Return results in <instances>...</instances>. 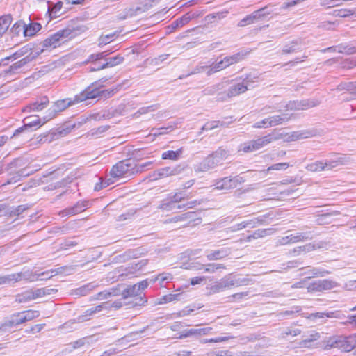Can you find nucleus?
<instances>
[{"label": "nucleus", "mask_w": 356, "mask_h": 356, "mask_svg": "<svg viewBox=\"0 0 356 356\" xmlns=\"http://www.w3.org/2000/svg\"><path fill=\"white\" fill-rule=\"evenodd\" d=\"M354 283H355V286H356V280H355V281H354Z\"/></svg>", "instance_id": "nucleus-63"}, {"label": "nucleus", "mask_w": 356, "mask_h": 356, "mask_svg": "<svg viewBox=\"0 0 356 356\" xmlns=\"http://www.w3.org/2000/svg\"><path fill=\"white\" fill-rule=\"evenodd\" d=\"M49 104L48 97L46 96L41 97L40 99L35 100L33 103L29 104V105L25 106L22 111L24 113H31V112H39L42 111Z\"/></svg>", "instance_id": "nucleus-11"}, {"label": "nucleus", "mask_w": 356, "mask_h": 356, "mask_svg": "<svg viewBox=\"0 0 356 356\" xmlns=\"http://www.w3.org/2000/svg\"><path fill=\"white\" fill-rule=\"evenodd\" d=\"M195 184V179H190L182 184V191H176L168 197V202L163 204V209L171 208L173 204L181 203L189 200L192 197L191 192H186L185 190L191 188Z\"/></svg>", "instance_id": "nucleus-5"}, {"label": "nucleus", "mask_w": 356, "mask_h": 356, "mask_svg": "<svg viewBox=\"0 0 356 356\" xmlns=\"http://www.w3.org/2000/svg\"><path fill=\"white\" fill-rule=\"evenodd\" d=\"M106 306V305H98L95 307L86 309V311L84 312V314L80 316V319L83 321H89L92 316L104 310V307Z\"/></svg>", "instance_id": "nucleus-21"}, {"label": "nucleus", "mask_w": 356, "mask_h": 356, "mask_svg": "<svg viewBox=\"0 0 356 356\" xmlns=\"http://www.w3.org/2000/svg\"><path fill=\"white\" fill-rule=\"evenodd\" d=\"M262 147L251 141H248L241 145L240 149H238V152L242 153H250L256 150H259Z\"/></svg>", "instance_id": "nucleus-24"}, {"label": "nucleus", "mask_w": 356, "mask_h": 356, "mask_svg": "<svg viewBox=\"0 0 356 356\" xmlns=\"http://www.w3.org/2000/svg\"><path fill=\"white\" fill-rule=\"evenodd\" d=\"M12 15L10 14H6L0 16V38L8 31L12 24Z\"/></svg>", "instance_id": "nucleus-18"}, {"label": "nucleus", "mask_w": 356, "mask_h": 356, "mask_svg": "<svg viewBox=\"0 0 356 356\" xmlns=\"http://www.w3.org/2000/svg\"><path fill=\"white\" fill-rule=\"evenodd\" d=\"M117 38L118 34L116 33L101 35L99 36V40H97V42H99V47H103L115 40Z\"/></svg>", "instance_id": "nucleus-23"}, {"label": "nucleus", "mask_w": 356, "mask_h": 356, "mask_svg": "<svg viewBox=\"0 0 356 356\" xmlns=\"http://www.w3.org/2000/svg\"><path fill=\"white\" fill-rule=\"evenodd\" d=\"M215 156H220L221 158H225L227 156L226 151L224 149H219L216 152H215Z\"/></svg>", "instance_id": "nucleus-51"}, {"label": "nucleus", "mask_w": 356, "mask_h": 356, "mask_svg": "<svg viewBox=\"0 0 356 356\" xmlns=\"http://www.w3.org/2000/svg\"><path fill=\"white\" fill-rule=\"evenodd\" d=\"M335 16L340 17H348L351 16L356 17V8L353 10L350 9H339L335 10Z\"/></svg>", "instance_id": "nucleus-30"}, {"label": "nucleus", "mask_w": 356, "mask_h": 356, "mask_svg": "<svg viewBox=\"0 0 356 356\" xmlns=\"http://www.w3.org/2000/svg\"><path fill=\"white\" fill-rule=\"evenodd\" d=\"M252 238H254V236H248V238H247V241H250Z\"/></svg>", "instance_id": "nucleus-57"}, {"label": "nucleus", "mask_w": 356, "mask_h": 356, "mask_svg": "<svg viewBox=\"0 0 356 356\" xmlns=\"http://www.w3.org/2000/svg\"><path fill=\"white\" fill-rule=\"evenodd\" d=\"M44 327V324H37L31 327L26 332L30 333H39Z\"/></svg>", "instance_id": "nucleus-46"}, {"label": "nucleus", "mask_w": 356, "mask_h": 356, "mask_svg": "<svg viewBox=\"0 0 356 356\" xmlns=\"http://www.w3.org/2000/svg\"><path fill=\"white\" fill-rule=\"evenodd\" d=\"M121 296H122L124 300H127L124 302V305L129 306V309L143 307L147 301L143 292L136 291V284L127 286V289L122 291Z\"/></svg>", "instance_id": "nucleus-4"}, {"label": "nucleus", "mask_w": 356, "mask_h": 356, "mask_svg": "<svg viewBox=\"0 0 356 356\" xmlns=\"http://www.w3.org/2000/svg\"><path fill=\"white\" fill-rule=\"evenodd\" d=\"M156 131V132L153 134V136H161L163 134H168V133L172 131L173 128L172 126L167 127H161L158 129H153Z\"/></svg>", "instance_id": "nucleus-42"}, {"label": "nucleus", "mask_w": 356, "mask_h": 356, "mask_svg": "<svg viewBox=\"0 0 356 356\" xmlns=\"http://www.w3.org/2000/svg\"><path fill=\"white\" fill-rule=\"evenodd\" d=\"M352 321L356 323V315L353 316V318H352Z\"/></svg>", "instance_id": "nucleus-58"}, {"label": "nucleus", "mask_w": 356, "mask_h": 356, "mask_svg": "<svg viewBox=\"0 0 356 356\" xmlns=\"http://www.w3.org/2000/svg\"><path fill=\"white\" fill-rule=\"evenodd\" d=\"M245 54L243 53H236L233 55L226 56L220 61L213 63L209 68L208 74L211 75L220 72L232 65H235L245 59Z\"/></svg>", "instance_id": "nucleus-6"}, {"label": "nucleus", "mask_w": 356, "mask_h": 356, "mask_svg": "<svg viewBox=\"0 0 356 356\" xmlns=\"http://www.w3.org/2000/svg\"><path fill=\"white\" fill-rule=\"evenodd\" d=\"M273 127L275 126L266 118L262 119V120L254 124L253 125L254 129H268Z\"/></svg>", "instance_id": "nucleus-35"}, {"label": "nucleus", "mask_w": 356, "mask_h": 356, "mask_svg": "<svg viewBox=\"0 0 356 356\" xmlns=\"http://www.w3.org/2000/svg\"><path fill=\"white\" fill-rule=\"evenodd\" d=\"M183 154V147H180L175 151L168 150L161 154V159L163 160H170L176 161L181 158Z\"/></svg>", "instance_id": "nucleus-19"}, {"label": "nucleus", "mask_w": 356, "mask_h": 356, "mask_svg": "<svg viewBox=\"0 0 356 356\" xmlns=\"http://www.w3.org/2000/svg\"><path fill=\"white\" fill-rule=\"evenodd\" d=\"M27 207L26 205H19L13 211H10V216H19L20 214L26 211Z\"/></svg>", "instance_id": "nucleus-41"}, {"label": "nucleus", "mask_w": 356, "mask_h": 356, "mask_svg": "<svg viewBox=\"0 0 356 356\" xmlns=\"http://www.w3.org/2000/svg\"><path fill=\"white\" fill-rule=\"evenodd\" d=\"M115 93V89H105L99 81L93 82L83 91L75 96V102H82L87 99L96 98H109Z\"/></svg>", "instance_id": "nucleus-2"}, {"label": "nucleus", "mask_w": 356, "mask_h": 356, "mask_svg": "<svg viewBox=\"0 0 356 356\" xmlns=\"http://www.w3.org/2000/svg\"><path fill=\"white\" fill-rule=\"evenodd\" d=\"M229 337H216L213 339H208L204 340V343H217L220 342H225L228 341Z\"/></svg>", "instance_id": "nucleus-43"}, {"label": "nucleus", "mask_w": 356, "mask_h": 356, "mask_svg": "<svg viewBox=\"0 0 356 356\" xmlns=\"http://www.w3.org/2000/svg\"><path fill=\"white\" fill-rule=\"evenodd\" d=\"M200 204V202H199L197 200L189 201V202H186L184 204H178V206H177V209H181L183 211H186L187 209H193V208L196 207L197 205H199Z\"/></svg>", "instance_id": "nucleus-32"}, {"label": "nucleus", "mask_w": 356, "mask_h": 356, "mask_svg": "<svg viewBox=\"0 0 356 356\" xmlns=\"http://www.w3.org/2000/svg\"><path fill=\"white\" fill-rule=\"evenodd\" d=\"M20 279V274H12L8 276L0 277V284H3L10 282H17Z\"/></svg>", "instance_id": "nucleus-37"}, {"label": "nucleus", "mask_w": 356, "mask_h": 356, "mask_svg": "<svg viewBox=\"0 0 356 356\" xmlns=\"http://www.w3.org/2000/svg\"><path fill=\"white\" fill-rule=\"evenodd\" d=\"M225 269L223 264H208L207 265H202L201 267L196 268V270H202L204 273H213L216 270Z\"/></svg>", "instance_id": "nucleus-27"}, {"label": "nucleus", "mask_w": 356, "mask_h": 356, "mask_svg": "<svg viewBox=\"0 0 356 356\" xmlns=\"http://www.w3.org/2000/svg\"><path fill=\"white\" fill-rule=\"evenodd\" d=\"M78 34L74 29H60L56 33L44 40L43 46L47 49H56L60 44L72 40Z\"/></svg>", "instance_id": "nucleus-3"}, {"label": "nucleus", "mask_w": 356, "mask_h": 356, "mask_svg": "<svg viewBox=\"0 0 356 356\" xmlns=\"http://www.w3.org/2000/svg\"><path fill=\"white\" fill-rule=\"evenodd\" d=\"M305 0H290L289 1L284 3V8H289L293 7Z\"/></svg>", "instance_id": "nucleus-49"}, {"label": "nucleus", "mask_w": 356, "mask_h": 356, "mask_svg": "<svg viewBox=\"0 0 356 356\" xmlns=\"http://www.w3.org/2000/svg\"><path fill=\"white\" fill-rule=\"evenodd\" d=\"M46 121H42L40 118L35 116L31 121L24 123V126L17 129L14 131L13 136L18 135L19 133L29 129L32 130H37L44 124Z\"/></svg>", "instance_id": "nucleus-12"}, {"label": "nucleus", "mask_w": 356, "mask_h": 356, "mask_svg": "<svg viewBox=\"0 0 356 356\" xmlns=\"http://www.w3.org/2000/svg\"><path fill=\"white\" fill-rule=\"evenodd\" d=\"M245 182V179L240 177H224L215 183V189L219 191H229L236 188Z\"/></svg>", "instance_id": "nucleus-7"}, {"label": "nucleus", "mask_w": 356, "mask_h": 356, "mask_svg": "<svg viewBox=\"0 0 356 356\" xmlns=\"http://www.w3.org/2000/svg\"><path fill=\"white\" fill-rule=\"evenodd\" d=\"M266 119L270 121V122L273 125L279 126L280 124H282L283 122L288 121L289 118L281 115H276L274 116H269L268 118H266Z\"/></svg>", "instance_id": "nucleus-29"}, {"label": "nucleus", "mask_w": 356, "mask_h": 356, "mask_svg": "<svg viewBox=\"0 0 356 356\" xmlns=\"http://www.w3.org/2000/svg\"><path fill=\"white\" fill-rule=\"evenodd\" d=\"M63 5V3L61 1H58L54 6H52L51 9H50V11H51V13L54 17H58L61 15Z\"/></svg>", "instance_id": "nucleus-40"}, {"label": "nucleus", "mask_w": 356, "mask_h": 356, "mask_svg": "<svg viewBox=\"0 0 356 356\" xmlns=\"http://www.w3.org/2000/svg\"><path fill=\"white\" fill-rule=\"evenodd\" d=\"M40 316V312L33 309H28L22 312H17L11 317L9 321L10 326H17L29 321H32Z\"/></svg>", "instance_id": "nucleus-8"}, {"label": "nucleus", "mask_w": 356, "mask_h": 356, "mask_svg": "<svg viewBox=\"0 0 356 356\" xmlns=\"http://www.w3.org/2000/svg\"><path fill=\"white\" fill-rule=\"evenodd\" d=\"M111 1H117L118 0H109Z\"/></svg>", "instance_id": "nucleus-62"}, {"label": "nucleus", "mask_w": 356, "mask_h": 356, "mask_svg": "<svg viewBox=\"0 0 356 356\" xmlns=\"http://www.w3.org/2000/svg\"><path fill=\"white\" fill-rule=\"evenodd\" d=\"M211 328L204 327V328H200V329H191L186 332V333L182 335L183 337H188L191 335H205L208 332H211Z\"/></svg>", "instance_id": "nucleus-28"}, {"label": "nucleus", "mask_w": 356, "mask_h": 356, "mask_svg": "<svg viewBox=\"0 0 356 356\" xmlns=\"http://www.w3.org/2000/svg\"><path fill=\"white\" fill-rule=\"evenodd\" d=\"M14 26L21 27L22 31H24V36L29 38L34 36L42 28L40 24L38 22H31L26 25L22 21L16 22L15 24H14Z\"/></svg>", "instance_id": "nucleus-10"}, {"label": "nucleus", "mask_w": 356, "mask_h": 356, "mask_svg": "<svg viewBox=\"0 0 356 356\" xmlns=\"http://www.w3.org/2000/svg\"><path fill=\"white\" fill-rule=\"evenodd\" d=\"M7 140H8V137L7 136H0V147L3 146V144L6 143Z\"/></svg>", "instance_id": "nucleus-53"}, {"label": "nucleus", "mask_w": 356, "mask_h": 356, "mask_svg": "<svg viewBox=\"0 0 356 356\" xmlns=\"http://www.w3.org/2000/svg\"><path fill=\"white\" fill-rule=\"evenodd\" d=\"M84 211V208L82 204L77 203L73 207L65 209V210L61 211V215L65 216H74L77 215Z\"/></svg>", "instance_id": "nucleus-25"}, {"label": "nucleus", "mask_w": 356, "mask_h": 356, "mask_svg": "<svg viewBox=\"0 0 356 356\" xmlns=\"http://www.w3.org/2000/svg\"><path fill=\"white\" fill-rule=\"evenodd\" d=\"M221 123L219 121L209 122H207L206 125H204V129L207 130H211L219 127Z\"/></svg>", "instance_id": "nucleus-45"}, {"label": "nucleus", "mask_w": 356, "mask_h": 356, "mask_svg": "<svg viewBox=\"0 0 356 356\" xmlns=\"http://www.w3.org/2000/svg\"><path fill=\"white\" fill-rule=\"evenodd\" d=\"M248 90L247 84L245 81L237 83L232 85L227 90L228 97H236L245 92Z\"/></svg>", "instance_id": "nucleus-15"}, {"label": "nucleus", "mask_w": 356, "mask_h": 356, "mask_svg": "<svg viewBox=\"0 0 356 356\" xmlns=\"http://www.w3.org/2000/svg\"><path fill=\"white\" fill-rule=\"evenodd\" d=\"M343 1H350L351 0H343Z\"/></svg>", "instance_id": "nucleus-61"}, {"label": "nucleus", "mask_w": 356, "mask_h": 356, "mask_svg": "<svg viewBox=\"0 0 356 356\" xmlns=\"http://www.w3.org/2000/svg\"><path fill=\"white\" fill-rule=\"evenodd\" d=\"M265 9V8H263L261 9H259L257 10L254 11L252 15H249L246 16L245 17L241 19L240 22H238V26L241 27H244L248 25H250L254 23V22L257 19H258L259 17L263 16V14H261L262 11Z\"/></svg>", "instance_id": "nucleus-14"}, {"label": "nucleus", "mask_w": 356, "mask_h": 356, "mask_svg": "<svg viewBox=\"0 0 356 356\" xmlns=\"http://www.w3.org/2000/svg\"><path fill=\"white\" fill-rule=\"evenodd\" d=\"M44 295L43 289H37L35 291H29L22 295V298H19V302H25L31 299L38 298Z\"/></svg>", "instance_id": "nucleus-22"}, {"label": "nucleus", "mask_w": 356, "mask_h": 356, "mask_svg": "<svg viewBox=\"0 0 356 356\" xmlns=\"http://www.w3.org/2000/svg\"><path fill=\"white\" fill-rule=\"evenodd\" d=\"M85 0H65V2L70 5H79L84 3Z\"/></svg>", "instance_id": "nucleus-50"}, {"label": "nucleus", "mask_w": 356, "mask_h": 356, "mask_svg": "<svg viewBox=\"0 0 356 356\" xmlns=\"http://www.w3.org/2000/svg\"><path fill=\"white\" fill-rule=\"evenodd\" d=\"M277 138L274 137L273 134H268L264 136H261L260 138H257L254 140H250L251 142L255 143L256 145L264 147L266 146L267 145L270 144L273 141L276 140Z\"/></svg>", "instance_id": "nucleus-20"}, {"label": "nucleus", "mask_w": 356, "mask_h": 356, "mask_svg": "<svg viewBox=\"0 0 356 356\" xmlns=\"http://www.w3.org/2000/svg\"><path fill=\"white\" fill-rule=\"evenodd\" d=\"M112 296V293L107 291H104L102 292H99V293L97 294V296H95V300H105L108 299L109 297Z\"/></svg>", "instance_id": "nucleus-44"}, {"label": "nucleus", "mask_w": 356, "mask_h": 356, "mask_svg": "<svg viewBox=\"0 0 356 356\" xmlns=\"http://www.w3.org/2000/svg\"><path fill=\"white\" fill-rule=\"evenodd\" d=\"M175 175H177V170L170 167H164L161 168V172H159V176H161V177H168Z\"/></svg>", "instance_id": "nucleus-36"}, {"label": "nucleus", "mask_w": 356, "mask_h": 356, "mask_svg": "<svg viewBox=\"0 0 356 356\" xmlns=\"http://www.w3.org/2000/svg\"><path fill=\"white\" fill-rule=\"evenodd\" d=\"M6 209V206L3 205V204H0V212H1L2 211H3V209Z\"/></svg>", "instance_id": "nucleus-56"}, {"label": "nucleus", "mask_w": 356, "mask_h": 356, "mask_svg": "<svg viewBox=\"0 0 356 356\" xmlns=\"http://www.w3.org/2000/svg\"><path fill=\"white\" fill-rule=\"evenodd\" d=\"M290 165L287 163H278L275 164H273L271 166L266 168V172H269L273 170L280 171V170H285L288 169Z\"/></svg>", "instance_id": "nucleus-33"}, {"label": "nucleus", "mask_w": 356, "mask_h": 356, "mask_svg": "<svg viewBox=\"0 0 356 356\" xmlns=\"http://www.w3.org/2000/svg\"><path fill=\"white\" fill-rule=\"evenodd\" d=\"M188 18L186 17H181L178 20L175 21V24H176V26H179V24L183 25L184 22H187Z\"/></svg>", "instance_id": "nucleus-52"}, {"label": "nucleus", "mask_w": 356, "mask_h": 356, "mask_svg": "<svg viewBox=\"0 0 356 356\" xmlns=\"http://www.w3.org/2000/svg\"><path fill=\"white\" fill-rule=\"evenodd\" d=\"M205 277H195L191 278V286H195L196 284H200L204 282Z\"/></svg>", "instance_id": "nucleus-48"}, {"label": "nucleus", "mask_w": 356, "mask_h": 356, "mask_svg": "<svg viewBox=\"0 0 356 356\" xmlns=\"http://www.w3.org/2000/svg\"><path fill=\"white\" fill-rule=\"evenodd\" d=\"M227 14H228V11H227V10L218 12V13H215L213 14L207 15L206 16V18H204V19H206V20L210 23H213L216 21H220V20L224 19V17H225Z\"/></svg>", "instance_id": "nucleus-26"}, {"label": "nucleus", "mask_w": 356, "mask_h": 356, "mask_svg": "<svg viewBox=\"0 0 356 356\" xmlns=\"http://www.w3.org/2000/svg\"><path fill=\"white\" fill-rule=\"evenodd\" d=\"M355 308H356V306H355Z\"/></svg>", "instance_id": "nucleus-64"}, {"label": "nucleus", "mask_w": 356, "mask_h": 356, "mask_svg": "<svg viewBox=\"0 0 356 356\" xmlns=\"http://www.w3.org/2000/svg\"><path fill=\"white\" fill-rule=\"evenodd\" d=\"M177 294H168L163 297V300L161 301V303H168L172 302L173 300H177Z\"/></svg>", "instance_id": "nucleus-47"}, {"label": "nucleus", "mask_w": 356, "mask_h": 356, "mask_svg": "<svg viewBox=\"0 0 356 356\" xmlns=\"http://www.w3.org/2000/svg\"><path fill=\"white\" fill-rule=\"evenodd\" d=\"M337 91H341V86H337Z\"/></svg>", "instance_id": "nucleus-59"}, {"label": "nucleus", "mask_w": 356, "mask_h": 356, "mask_svg": "<svg viewBox=\"0 0 356 356\" xmlns=\"http://www.w3.org/2000/svg\"><path fill=\"white\" fill-rule=\"evenodd\" d=\"M307 238L302 234H290L285 237L282 238V245H286L288 244H294L298 243L304 242Z\"/></svg>", "instance_id": "nucleus-16"}, {"label": "nucleus", "mask_w": 356, "mask_h": 356, "mask_svg": "<svg viewBox=\"0 0 356 356\" xmlns=\"http://www.w3.org/2000/svg\"><path fill=\"white\" fill-rule=\"evenodd\" d=\"M224 257L223 251L214 250L207 256L208 260H220Z\"/></svg>", "instance_id": "nucleus-39"}, {"label": "nucleus", "mask_w": 356, "mask_h": 356, "mask_svg": "<svg viewBox=\"0 0 356 356\" xmlns=\"http://www.w3.org/2000/svg\"><path fill=\"white\" fill-rule=\"evenodd\" d=\"M334 343L340 352L349 353L356 348V334L339 337Z\"/></svg>", "instance_id": "nucleus-9"}, {"label": "nucleus", "mask_w": 356, "mask_h": 356, "mask_svg": "<svg viewBox=\"0 0 356 356\" xmlns=\"http://www.w3.org/2000/svg\"><path fill=\"white\" fill-rule=\"evenodd\" d=\"M13 29H14V30H15L16 33H19L20 31L22 30V29L20 26L16 27V26H13Z\"/></svg>", "instance_id": "nucleus-54"}, {"label": "nucleus", "mask_w": 356, "mask_h": 356, "mask_svg": "<svg viewBox=\"0 0 356 356\" xmlns=\"http://www.w3.org/2000/svg\"><path fill=\"white\" fill-rule=\"evenodd\" d=\"M316 317H322L321 315H318V314L315 315Z\"/></svg>", "instance_id": "nucleus-60"}, {"label": "nucleus", "mask_w": 356, "mask_h": 356, "mask_svg": "<svg viewBox=\"0 0 356 356\" xmlns=\"http://www.w3.org/2000/svg\"><path fill=\"white\" fill-rule=\"evenodd\" d=\"M101 305H106L105 307H104V309L105 310H111L112 309H118L122 307V306L124 305V303L121 302L120 300H116L112 302V304H109L107 302H104Z\"/></svg>", "instance_id": "nucleus-38"}, {"label": "nucleus", "mask_w": 356, "mask_h": 356, "mask_svg": "<svg viewBox=\"0 0 356 356\" xmlns=\"http://www.w3.org/2000/svg\"><path fill=\"white\" fill-rule=\"evenodd\" d=\"M124 60V57L120 54H118L113 57L108 58L106 60V62L103 64L97 66L96 68H91L90 71L93 72L95 70H102L105 68L114 67L121 64Z\"/></svg>", "instance_id": "nucleus-13"}, {"label": "nucleus", "mask_w": 356, "mask_h": 356, "mask_svg": "<svg viewBox=\"0 0 356 356\" xmlns=\"http://www.w3.org/2000/svg\"><path fill=\"white\" fill-rule=\"evenodd\" d=\"M151 161L138 165L131 159H124L113 165L110 170V175L115 179L125 178L143 171L144 168L151 166Z\"/></svg>", "instance_id": "nucleus-1"}, {"label": "nucleus", "mask_w": 356, "mask_h": 356, "mask_svg": "<svg viewBox=\"0 0 356 356\" xmlns=\"http://www.w3.org/2000/svg\"><path fill=\"white\" fill-rule=\"evenodd\" d=\"M118 49H119V47H118V45H115L112 47V49L111 51H105L101 53L92 54L89 56L88 58H87L86 63H94L98 60H103L106 56H108L112 52L118 51Z\"/></svg>", "instance_id": "nucleus-17"}, {"label": "nucleus", "mask_w": 356, "mask_h": 356, "mask_svg": "<svg viewBox=\"0 0 356 356\" xmlns=\"http://www.w3.org/2000/svg\"><path fill=\"white\" fill-rule=\"evenodd\" d=\"M12 177L8 179L7 182H6V184L9 185L13 183H15L20 180V179L22 177H25L27 175V174H23L21 171H16L11 174Z\"/></svg>", "instance_id": "nucleus-34"}, {"label": "nucleus", "mask_w": 356, "mask_h": 356, "mask_svg": "<svg viewBox=\"0 0 356 356\" xmlns=\"http://www.w3.org/2000/svg\"><path fill=\"white\" fill-rule=\"evenodd\" d=\"M324 169L325 165L321 161L314 162L307 165V170L309 172H321Z\"/></svg>", "instance_id": "nucleus-31"}, {"label": "nucleus", "mask_w": 356, "mask_h": 356, "mask_svg": "<svg viewBox=\"0 0 356 356\" xmlns=\"http://www.w3.org/2000/svg\"><path fill=\"white\" fill-rule=\"evenodd\" d=\"M140 286H142V287H146L147 286V283L146 282H145V283L140 282L139 284V285H138V289H139L140 287Z\"/></svg>", "instance_id": "nucleus-55"}]
</instances>
